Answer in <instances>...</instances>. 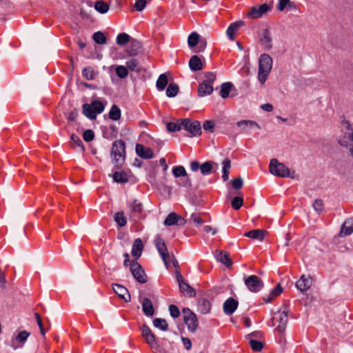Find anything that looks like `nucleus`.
<instances>
[{"mask_svg":"<svg viewBox=\"0 0 353 353\" xmlns=\"http://www.w3.org/2000/svg\"><path fill=\"white\" fill-rule=\"evenodd\" d=\"M111 157L116 167L120 168L123 164L125 159V143L123 140H116L113 142Z\"/></svg>","mask_w":353,"mask_h":353,"instance_id":"f257e3e1","label":"nucleus"},{"mask_svg":"<svg viewBox=\"0 0 353 353\" xmlns=\"http://www.w3.org/2000/svg\"><path fill=\"white\" fill-rule=\"evenodd\" d=\"M105 104L106 101L103 102L99 99H94L91 103H84L82 105V112L89 119H95L97 114L103 112Z\"/></svg>","mask_w":353,"mask_h":353,"instance_id":"f03ea898","label":"nucleus"},{"mask_svg":"<svg viewBox=\"0 0 353 353\" xmlns=\"http://www.w3.org/2000/svg\"><path fill=\"white\" fill-rule=\"evenodd\" d=\"M272 59L268 54H262L259 59V81L263 84L265 82L267 77L272 68Z\"/></svg>","mask_w":353,"mask_h":353,"instance_id":"7ed1b4c3","label":"nucleus"},{"mask_svg":"<svg viewBox=\"0 0 353 353\" xmlns=\"http://www.w3.org/2000/svg\"><path fill=\"white\" fill-rule=\"evenodd\" d=\"M141 331L142 336L154 353H165V350L157 340L156 336L146 324L142 325Z\"/></svg>","mask_w":353,"mask_h":353,"instance_id":"20e7f679","label":"nucleus"},{"mask_svg":"<svg viewBox=\"0 0 353 353\" xmlns=\"http://www.w3.org/2000/svg\"><path fill=\"white\" fill-rule=\"evenodd\" d=\"M269 170L271 174L276 176L283 178L290 177L292 179L295 177V172L291 173L290 169L285 164L279 163L276 159L270 161Z\"/></svg>","mask_w":353,"mask_h":353,"instance_id":"39448f33","label":"nucleus"},{"mask_svg":"<svg viewBox=\"0 0 353 353\" xmlns=\"http://www.w3.org/2000/svg\"><path fill=\"white\" fill-rule=\"evenodd\" d=\"M244 283L248 289L254 293L259 292L264 286L263 281L256 275L245 276Z\"/></svg>","mask_w":353,"mask_h":353,"instance_id":"423d86ee","label":"nucleus"},{"mask_svg":"<svg viewBox=\"0 0 353 353\" xmlns=\"http://www.w3.org/2000/svg\"><path fill=\"white\" fill-rule=\"evenodd\" d=\"M183 128L190 133V137H196L201 134V123L198 121H192L190 119H185L181 121Z\"/></svg>","mask_w":353,"mask_h":353,"instance_id":"0eeeda50","label":"nucleus"},{"mask_svg":"<svg viewBox=\"0 0 353 353\" xmlns=\"http://www.w3.org/2000/svg\"><path fill=\"white\" fill-rule=\"evenodd\" d=\"M130 272L137 282L140 283H145L147 282V275L138 262L132 261L130 263Z\"/></svg>","mask_w":353,"mask_h":353,"instance_id":"6e6552de","label":"nucleus"},{"mask_svg":"<svg viewBox=\"0 0 353 353\" xmlns=\"http://www.w3.org/2000/svg\"><path fill=\"white\" fill-rule=\"evenodd\" d=\"M183 321L186 324L188 330L194 332L198 327V321L196 315L189 309L183 308Z\"/></svg>","mask_w":353,"mask_h":353,"instance_id":"1a4fd4ad","label":"nucleus"},{"mask_svg":"<svg viewBox=\"0 0 353 353\" xmlns=\"http://www.w3.org/2000/svg\"><path fill=\"white\" fill-rule=\"evenodd\" d=\"M176 279L181 292H185L189 297L195 296L196 291L183 279L182 274L179 271L176 272Z\"/></svg>","mask_w":353,"mask_h":353,"instance_id":"9d476101","label":"nucleus"},{"mask_svg":"<svg viewBox=\"0 0 353 353\" xmlns=\"http://www.w3.org/2000/svg\"><path fill=\"white\" fill-rule=\"evenodd\" d=\"M271 5L263 3L262 5H256L252 8L248 13V17L251 19H258L263 17L264 14L272 9Z\"/></svg>","mask_w":353,"mask_h":353,"instance_id":"9b49d317","label":"nucleus"},{"mask_svg":"<svg viewBox=\"0 0 353 353\" xmlns=\"http://www.w3.org/2000/svg\"><path fill=\"white\" fill-rule=\"evenodd\" d=\"M30 333L27 331H21L11 339V346L14 349L21 347L26 341Z\"/></svg>","mask_w":353,"mask_h":353,"instance_id":"f8f14e48","label":"nucleus"},{"mask_svg":"<svg viewBox=\"0 0 353 353\" xmlns=\"http://www.w3.org/2000/svg\"><path fill=\"white\" fill-rule=\"evenodd\" d=\"M154 243L155 247L158 250L162 260L163 261L165 265H168L169 256L168 254V250L164 240L162 238L157 236L155 239Z\"/></svg>","mask_w":353,"mask_h":353,"instance_id":"ddd939ff","label":"nucleus"},{"mask_svg":"<svg viewBox=\"0 0 353 353\" xmlns=\"http://www.w3.org/2000/svg\"><path fill=\"white\" fill-rule=\"evenodd\" d=\"M203 79L199 83L198 88H214L213 84L216 77V74L212 72H205L203 73Z\"/></svg>","mask_w":353,"mask_h":353,"instance_id":"4468645a","label":"nucleus"},{"mask_svg":"<svg viewBox=\"0 0 353 353\" xmlns=\"http://www.w3.org/2000/svg\"><path fill=\"white\" fill-rule=\"evenodd\" d=\"M185 223V220L174 212H172L168 215L164 221V225L167 226L171 225H183Z\"/></svg>","mask_w":353,"mask_h":353,"instance_id":"2eb2a0df","label":"nucleus"},{"mask_svg":"<svg viewBox=\"0 0 353 353\" xmlns=\"http://www.w3.org/2000/svg\"><path fill=\"white\" fill-rule=\"evenodd\" d=\"M236 125L240 128L241 133H249L250 130L254 128L261 129V126L252 120H241L236 123Z\"/></svg>","mask_w":353,"mask_h":353,"instance_id":"dca6fc26","label":"nucleus"},{"mask_svg":"<svg viewBox=\"0 0 353 353\" xmlns=\"http://www.w3.org/2000/svg\"><path fill=\"white\" fill-rule=\"evenodd\" d=\"M277 315L278 317H274V319L279 322L276 330L280 332H283L288 321V310L285 308L283 312H279Z\"/></svg>","mask_w":353,"mask_h":353,"instance_id":"f3484780","label":"nucleus"},{"mask_svg":"<svg viewBox=\"0 0 353 353\" xmlns=\"http://www.w3.org/2000/svg\"><path fill=\"white\" fill-rule=\"evenodd\" d=\"M141 48V43L137 39H132L130 46L125 50V53L130 57H136L140 53Z\"/></svg>","mask_w":353,"mask_h":353,"instance_id":"a211bd4d","label":"nucleus"},{"mask_svg":"<svg viewBox=\"0 0 353 353\" xmlns=\"http://www.w3.org/2000/svg\"><path fill=\"white\" fill-rule=\"evenodd\" d=\"M135 150L137 155L142 159H151L154 157V152L152 149L145 147L142 144H137Z\"/></svg>","mask_w":353,"mask_h":353,"instance_id":"6ab92c4d","label":"nucleus"},{"mask_svg":"<svg viewBox=\"0 0 353 353\" xmlns=\"http://www.w3.org/2000/svg\"><path fill=\"white\" fill-rule=\"evenodd\" d=\"M238 305V301H236L232 297H230L223 303V312L227 315H231L237 309Z\"/></svg>","mask_w":353,"mask_h":353,"instance_id":"aec40b11","label":"nucleus"},{"mask_svg":"<svg viewBox=\"0 0 353 353\" xmlns=\"http://www.w3.org/2000/svg\"><path fill=\"white\" fill-rule=\"evenodd\" d=\"M112 288L114 292L125 302L131 300L130 294L126 288L120 284H113Z\"/></svg>","mask_w":353,"mask_h":353,"instance_id":"412c9836","label":"nucleus"},{"mask_svg":"<svg viewBox=\"0 0 353 353\" xmlns=\"http://www.w3.org/2000/svg\"><path fill=\"white\" fill-rule=\"evenodd\" d=\"M272 37L268 28L263 30L261 37L260 38V43L263 46L265 50H270L272 48Z\"/></svg>","mask_w":353,"mask_h":353,"instance_id":"4be33fe9","label":"nucleus"},{"mask_svg":"<svg viewBox=\"0 0 353 353\" xmlns=\"http://www.w3.org/2000/svg\"><path fill=\"white\" fill-rule=\"evenodd\" d=\"M339 143L342 146H350V152L353 157V130L345 132L343 139H339Z\"/></svg>","mask_w":353,"mask_h":353,"instance_id":"5701e85b","label":"nucleus"},{"mask_svg":"<svg viewBox=\"0 0 353 353\" xmlns=\"http://www.w3.org/2000/svg\"><path fill=\"white\" fill-rule=\"evenodd\" d=\"M312 285V279L310 277H306L305 275L301 276V278L296 281V288L303 292L307 291Z\"/></svg>","mask_w":353,"mask_h":353,"instance_id":"b1692460","label":"nucleus"},{"mask_svg":"<svg viewBox=\"0 0 353 353\" xmlns=\"http://www.w3.org/2000/svg\"><path fill=\"white\" fill-rule=\"evenodd\" d=\"M268 233L265 230L256 229L244 234V236L254 240L262 241L265 235Z\"/></svg>","mask_w":353,"mask_h":353,"instance_id":"393cba45","label":"nucleus"},{"mask_svg":"<svg viewBox=\"0 0 353 353\" xmlns=\"http://www.w3.org/2000/svg\"><path fill=\"white\" fill-rule=\"evenodd\" d=\"M142 310L147 316H152L154 314V308L151 300L147 297L143 299Z\"/></svg>","mask_w":353,"mask_h":353,"instance_id":"a878e982","label":"nucleus"},{"mask_svg":"<svg viewBox=\"0 0 353 353\" xmlns=\"http://www.w3.org/2000/svg\"><path fill=\"white\" fill-rule=\"evenodd\" d=\"M244 25V22L243 21H239L236 22L232 23L227 29L226 33L228 38L234 41L235 39V34L238 29Z\"/></svg>","mask_w":353,"mask_h":353,"instance_id":"bb28decb","label":"nucleus"},{"mask_svg":"<svg viewBox=\"0 0 353 353\" xmlns=\"http://www.w3.org/2000/svg\"><path fill=\"white\" fill-rule=\"evenodd\" d=\"M143 249V244L141 239H136L134 241L132 248V255L137 260L141 255Z\"/></svg>","mask_w":353,"mask_h":353,"instance_id":"cd10ccee","label":"nucleus"},{"mask_svg":"<svg viewBox=\"0 0 353 353\" xmlns=\"http://www.w3.org/2000/svg\"><path fill=\"white\" fill-rule=\"evenodd\" d=\"M172 79V76L169 72L160 74L156 83L157 88H167L166 87Z\"/></svg>","mask_w":353,"mask_h":353,"instance_id":"c85d7f7f","label":"nucleus"},{"mask_svg":"<svg viewBox=\"0 0 353 353\" xmlns=\"http://www.w3.org/2000/svg\"><path fill=\"white\" fill-rule=\"evenodd\" d=\"M198 311L201 314H205L211 310V303L210 301L205 298H200L197 303Z\"/></svg>","mask_w":353,"mask_h":353,"instance_id":"c756f323","label":"nucleus"},{"mask_svg":"<svg viewBox=\"0 0 353 353\" xmlns=\"http://www.w3.org/2000/svg\"><path fill=\"white\" fill-rule=\"evenodd\" d=\"M70 143L72 148L77 149L79 152H83L85 151L83 143L77 135L71 134Z\"/></svg>","mask_w":353,"mask_h":353,"instance_id":"7c9ffc66","label":"nucleus"},{"mask_svg":"<svg viewBox=\"0 0 353 353\" xmlns=\"http://www.w3.org/2000/svg\"><path fill=\"white\" fill-rule=\"evenodd\" d=\"M189 67L192 71H198L203 69V63L200 57L197 55H193L188 63Z\"/></svg>","mask_w":353,"mask_h":353,"instance_id":"2f4dec72","label":"nucleus"},{"mask_svg":"<svg viewBox=\"0 0 353 353\" xmlns=\"http://www.w3.org/2000/svg\"><path fill=\"white\" fill-rule=\"evenodd\" d=\"M353 232V217L347 219L341 230V236H348Z\"/></svg>","mask_w":353,"mask_h":353,"instance_id":"473e14b6","label":"nucleus"},{"mask_svg":"<svg viewBox=\"0 0 353 353\" xmlns=\"http://www.w3.org/2000/svg\"><path fill=\"white\" fill-rule=\"evenodd\" d=\"M216 258L217 261L225 264L228 268H230L232 265L229 254L226 252H219L216 254Z\"/></svg>","mask_w":353,"mask_h":353,"instance_id":"72a5a7b5","label":"nucleus"},{"mask_svg":"<svg viewBox=\"0 0 353 353\" xmlns=\"http://www.w3.org/2000/svg\"><path fill=\"white\" fill-rule=\"evenodd\" d=\"M222 165V179L223 181H227L229 179L230 169L231 168V161L229 159L227 158L223 160Z\"/></svg>","mask_w":353,"mask_h":353,"instance_id":"f704fd0d","label":"nucleus"},{"mask_svg":"<svg viewBox=\"0 0 353 353\" xmlns=\"http://www.w3.org/2000/svg\"><path fill=\"white\" fill-rule=\"evenodd\" d=\"M131 212L135 214H141L143 210V204L138 200H134L132 203H128Z\"/></svg>","mask_w":353,"mask_h":353,"instance_id":"c9c22d12","label":"nucleus"},{"mask_svg":"<svg viewBox=\"0 0 353 353\" xmlns=\"http://www.w3.org/2000/svg\"><path fill=\"white\" fill-rule=\"evenodd\" d=\"M201 36L196 32H192L188 38V46L191 48L195 49L198 43H199V39Z\"/></svg>","mask_w":353,"mask_h":353,"instance_id":"e433bc0d","label":"nucleus"},{"mask_svg":"<svg viewBox=\"0 0 353 353\" xmlns=\"http://www.w3.org/2000/svg\"><path fill=\"white\" fill-rule=\"evenodd\" d=\"M132 39L133 38L127 33L122 32L117 35L116 42L119 46H124L128 43H130Z\"/></svg>","mask_w":353,"mask_h":353,"instance_id":"4c0bfd02","label":"nucleus"},{"mask_svg":"<svg viewBox=\"0 0 353 353\" xmlns=\"http://www.w3.org/2000/svg\"><path fill=\"white\" fill-rule=\"evenodd\" d=\"M121 116L120 108L117 105H113L109 112V118L113 121H118L120 119Z\"/></svg>","mask_w":353,"mask_h":353,"instance_id":"58836bf2","label":"nucleus"},{"mask_svg":"<svg viewBox=\"0 0 353 353\" xmlns=\"http://www.w3.org/2000/svg\"><path fill=\"white\" fill-rule=\"evenodd\" d=\"M114 181L119 183H125L128 181L127 174L124 172H115L113 175Z\"/></svg>","mask_w":353,"mask_h":353,"instance_id":"ea45409f","label":"nucleus"},{"mask_svg":"<svg viewBox=\"0 0 353 353\" xmlns=\"http://www.w3.org/2000/svg\"><path fill=\"white\" fill-rule=\"evenodd\" d=\"M94 9L101 14H105L109 10V6L103 1H97L94 3Z\"/></svg>","mask_w":353,"mask_h":353,"instance_id":"a19ab883","label":"nucleus"},{"mask_svg":"<svg viewBox=\"0 0 353 353\" xmlns=\"http://www.w3.org/2000/svg\"><path fill=\"white\" fill-rule=\"evenodd\" d=\"M114 220L119 227H123L127 223V219L123 212H117L114 216Z\"/></svg>","mask_w":353,"mask_h":353,"instance_id":"79ce46f5","label":"nucleus"},{"mask_svg":"<svg viewBox=\"0 0 353 353\" xmlns=\"http://www.w3.org/2000/svg\"><path fill=\"white\" fill-rule=\"evenodd\" d=\"M153 325L155 327L159 328L163 331H167L168 330V325L164 319H154L153 320Z\"/></svg>","mask_w":353,"mask_h":353,"instance_id":"37998d69","label":"nucleus"},{"mask_svg":"<svg viewBox=\"0 0 353 353\" xmlns=\"http://www.w3.org/2000/svg\"><path fill=\"white\" fill-rule=\"evenodd\" d=\"M126 65L129 70L134 72H140L141 69L139 62L136 59H132L128 61Z\"/></svg>","mask_w":353,"mask_h":353,"instance_id":"c03bdc74","label":"nucleus"},{"mask_svg":"<svg viewBox=\"0 0 353 353\" xmlns=\"http://www.w3.org/2000/svg\"><path fill=\"white\" fill-rule=\"evenodd\" d=\"M214 162L205 161L201 165L200 170L203 175H208L212 172Z\"/></svg>","mask_w":353,"mask_h":353,"instance_id":"a18cd8bd","label":"nucleus"},{"mask_svg":"<svg viewBox=\"0 0 353 353\" xmlns=\"http://www.w3.org/2000/svg\"><path fill=\"white\" fill-rule=\"evenodd\" d=\"M92 39L97 44H105L107 43V38L104 34L100 31L96 32L92 35Z\"/></svg>","mask_w":353,"mask_h":353,"instance_id":"49530a36","label":"nucleus"},{"mask_svg":"<svg viewBox=\"0 0 353 353\" xmlns=\"http://www.w3.org/2000/svg\"><path fill=\"white\" fill-rule=\"evenodd\" d=\"M172 174L176 178L187 176L185 168L182 165H177L172 168Z\"/></svg>","mask_w":353,"mask_h":353,"instance_id":"de8ad7c7","label":"nucleus"},{"mask_svg":"<svg viewBox=\"0 0 353 353\" xmlns=\"http://www.w3.org/2000/svg\"><path fill=\"white\" fill-rule=\"evenodd\" d=\"M252 350L255 352H260L263 347V343L255 339H247Z\"/></svg>","mask_w":353,"mask_h":353,"instance_id":"09e8293b","label":"nucleus"},{"mask_svg":"<svg viewBox=\"0 0 353 353\" xmlns=\"http://www.w3.org/2000/svg\"><path fill=\"white\" fill-rule=\"evenodd\" d=\"M181 121H183V120L180 119L176 123L168 122L166 125L167 130L169 132L179 131L183 128V125L181 124Z\"/></svg>","mask_w":353,"mask_h":353,"instance_id":"8fccbe9b","label":"nucleus"},{"mask_svg":"<svg viewBox=\"0 0 353 353\" xmlns=\"http://www.w3.org/2000/svg\"><path fill=\"white\" fill-rule=\"evenodd\" d=\"M206 46H207V41H206L205 38L201 37L199 39V43H198L195 49L192 50V52H194L195 53L201 52L204 51Z\"/></svg>","mask_w":353,"mask_h":353,"instance_id":"3c124183","label":"nucleus"},{"mask_svg":"<svg viewBox=\"0 0 353 353\" xmlns=\"http://www.w3.org/2000/svg\"><path fill=\"white\" fill-rule=\"evenodd\" d=\"M288 6L291 8L293 6V3H292L290 0H279L276 8L279 11H283Z\"/></svg>","mask_w":353,"mask_h":353,"instance_id":"603ef678","label":"nucleus"},{"mask_svg":"<svg viewBox=\"0 0 353 353\" xmlns=\"http://www.w3.org/2000/svg\"><path fill=\"white\" fill-rule=\"evenodd\" d=\"M243 199L241 196H235L231 203L232 207L234 210H239L243 205Z\"/></svg>","mask_w":353,"mask_h":353,"instance_id":"864d4df0","label":"nucleus"},{"mask_svg":"<svg viewBox=\"0 0 353 353\" xmlns=\"http://www.w3.org/2000/svg\"><path fill=\"white\" fill-rule=\"evenodd\" d=\"M312 207L314 210L317 212L319 214L321 213L323 210V202L320 199H316L314 201Z\"/></svg>","mask_w":353,"mask_h":353,"instance_id":"5fc2aeb1","label":"nucleus"},{"mask_svg":"<svg viewBox=\"0 0 353 353\" xmlns=\"http://www.w3.org/2000/svg\"><path fill=\"white\" fill-rule=\"evenodd\" d=\"M82 74L86 79L91 80L94 79V72L90 67H88L83 70Z\"/></svg>","mask_w":353,"mask_h":353,"instance_id":"6e6d98bb","label":"nucleus"},{"mask_svg":"<svg viewBox=\"0 0 353 353\" xmlns=\"http://www.w3.org/2000/svg\"><path fill=\"white\" fill-rule=\"evenodd\" d=\"M179 185L190 188L192 186V182L188 176H185L183 179H181L177 181Z\"/></svg>","mask_w":353,"mask_h":353,"instance_id":"4d7b16f0","label":"nucleus"},{"mask_svg":"<svg viewBox=\"0 0 353 353\" xmlns=\"http://www.w3.org/2000/svg\"><path fill=\"white\" fill-rule=\"evenodd\" d=\"M116 73L120 78H125L128 75V69L123 65H119L116 68Z\"/></svg>","mask_w":353,"mask_h":353,"instance_id":"13d9d810","label":"nucleus"},{"mask_svg":"<svg viewBox=\"0 0 353 353\" xmlns=\"http://www.w3.org/2000/svg\"><path fill=\"white\" fill-rule=\"evenodd\" d=\"M83 138L85 141L90 142L94 138V133L92 130H86L83 134Z\"/></svg>","mask_w":353,"mask_h":353,"instance_id":"bf43d9fd","label":"nucleus"},{"mask_svg":"<svg viewBox=\"0 0 353 353\" xmlns=\"http://www.w3.org/2000/svg\"><path fill=\"white\" fill-rule=\"evenodd\" d=\"M203 128L205 131L213 132L214 130V123L211 120L205 121L203 124Z\"/></svg>","mask_w":353,"mask_h":353,"instance_id":"052dcab7","label":"nucleus"},{"mask_svg":"<svg viewBox=\"0 0 353 353\" xmlns=\"http://www.w3.org/2000/svg\"><path fill=\"white\" fill-rule=\"evenodd\" d=\"M169 311L171 316L173 318H177L180 315V311L178 307L175 305H170L169 306Z\"/></svg>","mask_w":353,"mask_h":353,"instance_id":"680f3d73","label":"nucleus"},{"mask_svg":"<svg viewBox=\"0 0 353 353\" xmlns=\"http://www.w3.org/2000/svg\"><path fill=\"white\" fill-rule=\"evenodd\" d=\"M243 179L241 177H238V178L234 179L232 181V187L235 190L241 189L242 188V186H243Z\"/></svg>","mask_w":353,"mask_h":353,"instance_id":"e2e57ef3","label":"nucleus"},{"mask_svg":"<svg viewBox=\"0 0 353 353\" xmlns=\"http://www.w3.org/2000/svg\"><path fill=\"white\" fill-rule=\"evenodd\" d=\"M146 6L145 0H137L134 3V8L137 11L141 12L142 11Z\"/></svg>","mask_w":353,"mask_h":353,"instance_id":"0e129e2a","label":"nucleus"},{"mask_svg":"<svg viewBox=\"0 0 353 353\" xmlns=\"http://www.w3.org/2000/svg\"><path fill=\"white\" fill-rule=\"evenodd\" d=\"M254 338H256L257 339H260L263 338V333L261 331H255V332H253L248 334L245 336L246 339H254Z\"/></svg>","mask_w":353,"mask_h":353,"instance_id":"69168bd1","label":"nucleus"},{"mask_svg":"<svg viewBox=\"0 0 353 353\" xmlns=\"http://www.w3.org/2000/svg\"><path fill=\"white\" fill-rule=\"evenodd\" d=\"M78 115H79V113H78L77 110L74 109L69 112L67 119L69 121L74 122L77 120Z\"/></svg>","mask_w":353,"mask_h":353,"instance_id":"338daca9","label":"nucleus"},{"mask_svg":"<svg viewBox=\"0 0 353 353\" xmlns=\"http://www.w3.org/2000/svg\"><path fill=\"white\" fill-rule=\"evenodd\" d=\"M283 291V289L281 286V285L279 283L276 285V286L272 289L270 292V294L273 295L274 297L279 296Z\"/></svg>","mask_w":353,"mask_h":353,"instance_id":"774afa93","label":"nucleus"}]
</instances>
